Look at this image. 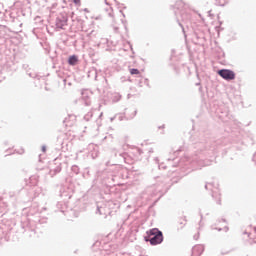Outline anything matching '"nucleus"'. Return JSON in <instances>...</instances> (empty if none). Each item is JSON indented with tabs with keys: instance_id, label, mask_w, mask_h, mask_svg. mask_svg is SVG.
<instances>
[{
	"instance_id": "4be33fe9",
	"label": "nucleus",
	"mask_w": 256,
	"mask_h": 256,
	"mask_svg": "<svg viewBox=\"0 0 256 256\" xmlns=\"http://www.w3.org/2000/svg\"><path fill=\"white\" fill-rule=\"evenodd\" d=\"M127 154L125 153H119V157H121L123 159V161H125V157Z\"/></svg>"
},
{
	"instance_id": "f8f14e48",
	"label": "nucleus",
	"mask_w": 256,
	"mask_h": 256,
	"mask_svg": "<svg viewBox=\"0 0 256 256\" xmlns=\"http://www.w3.org/2000/svg\"><path fill=\"white\" fill-rule=\"evenodd\" d=\"M93 117V111L88 112L87 114H85L84 116V120L85 121H91V118Z\"/></svg>"
},
{
	"instance_id": "79ce46f5",
	"label": "nucleus",
	"mask_w": 256,
	"mask_h": 256,
	"mask_svg": "<svg viewBox=\"0 0 256 256\" xmlns=\"http://www.w3.org/2000/svg\"><path fill=\"white\" fill-rule=\"evenodd\" d=\"M175 15H176V17H177V12H175Z\"/></svg>"
},
{
	"instance_id": "58836bf2",
	"label": "nucleus",
	"mask_w": 256,
	"mask_h": 256,
	"mask_svg": "<svg viewBox=\"0 0 256 256\" xmlns=\"http://www.w3.org/2000/svg\"><path fill=\"white\" fill-rule=\"evenodd\" d=\"M84 11H86V12H87V11H88V10H87V8H85V9H84Z\"/></svg>"
},
{
	"instance_id": "f257e3e1",
	"label": "nucleus",
	"mask_w": 256,
	"mask_h": 256,
	"mask_svg": "<svg viewBox=\"0 0 256 256\" xmlns=\"http://www.w3.org/2000/svg\"><path fill=\"white\" fill-rule=\"evenodd\" d=\"M211 152L205 151V149H200L194 156H185L179 161V166L183 167V165H192L193 169H201V167H205L209 164L203 163V157H209Z\"/></svg>"
},
{
	"instance_id": "f03ea898",
	"label": "nucleus",
	"mask_w": 256,
	"mask_h": 256,
	"mask_svg": "<svg viewBox=\"0 0 256 256\" xmlns=\"http://www.w3.org/2000/svg\"><path fill=\"white\" fill-rule=\"evenodd\" d=\"M148 235H150V245H161L163 243V232L159 228L149 230Z\"/></svg>"
},
{
	"instance_id": "c756f323",
	"label": "nucleus",
	"mask_w": 256,
	"mask_h": 256,
	"mask_svg": "<svg viewBox=\"0 0 256 256\" xmlns=\"http://www.w3.org/2000/svg\"><path fill=\"white\" fill-rule=\"evenodd\" d=\"M42 151L43 153H45V151H47V148L45 146H42Z\"/></svg>"
},
{
	"instance_id": "b1692460",
	"label": "nucleus",
	"mask_w": 256,
	"mask_h": 256,
	"mask_svg": "<svg viewBox=\"0 0 256 256\" xmlns=\"http://www.w3.org/2000/svg\"><path fill=\"white\" fill-rule=\"evenodd\" d=\"M136 151H137V153H138L139 155H141V154L143 153V151H142L141 149H139V148H136Z\"/></svg>"
},
{
	"instance_id": "c85d7f7f",
	"label": "nucleus",
	"mask_w": 256,
	"mask_h": 256,
	"mask_svg": "<svg viewBox=\"0 0 256 256\" xmlns=\"http://www.w3.org/2000/svg\"><path fill=\"white\" fill-rule=\"evenodd\" d=\"M223 231H225V233H227V231H229V227H227V226L224 227V228H223Z\"/></svg>"
},
{
	"instance_id": "0eeeda50",
	"label": "nucleus",
	"mask_w": 256,
	"mask_h": 256,
	"mask_svg": "<svg viewBox=\"0 0 256 256\" xmlns=\"http://www.w3.org/2000/svg\"><path fill=\"white\" fill-rule=\"evenodd\" d=\"M58 173H61V163H59L57 166L55 167H51L50 171H49V175L51 177H55V175H57Z\"/></svg>"
},
{
	"instance_id": "4468645a",
	"label": "nucleus",
	"mask_w": 256,
	"mask_h": 256,
	"mask_svg": "<svg viewBox=\"0 0 256 256\" xmlns=\"http://www.w3.org/2000/svg\"><path fill=\"white\" fill-rule=\"evenodd\" d=\"M69 119H71V121H75V115H69L68 118H65L64 123H69Z\"/></svg>"
},
{
	"instance_id": "5701e85b",
	"label": "nucleus",
	"mask_w": 256,
	"mask_h": 256,
	"mask_svg": "<svg viewBox=\"0 0 256 256\" xmlns=\"http://www.w3.org/2000/svg\"><path fill=\"white\" fill-rule=\"evenodd\" d=\"M73 3H74L75 5H81V0H73Z\"/></svg>"
},
{
	"instance_id": "9d476101",
	"label": "nucleus",
	"mask_w": 256,
	"mask_h": 256,
	"mask_svg": "<svg viewBox=\"0 0 256 256\" xmlns=\"http://www.w3.org/2000/svg\"><path fill=\"white\" fill-rule=\"evenodd\" d=\"M136 115H137V110H134V111H132L131 115L125 113V118L128 119V120L129 119H135Z\"/></svg>"
},
{
	"instance_id": "6ab92c4d",
	"label": "nucleus",
	"mask_w": 256,
	"mask_h": 256,
	"mask_svg": "<svg viewBox=\"0 0 256 256\" xmlns=\"http://www.w3.org/2000/svg\"><path fill=\"white\" fill-rule=\"evenodd\" d=\"M15 153H18V155H23V153H25V149L20 148L19 150H15Z\"/></svg>"
},
{
	"instance_id": "f3484780",
	"label": "nucleus",
	"mask_w": 256,
	"mask_h": 256,
	"mask_svg": "<svg viewBox=\"0 0 256 256\" xmlns=\"http://www.w3.org/2000/svg\"><path fill=\"white\" fill-rule=\"evenodd\" d=\"M182 21H189V15L181 14Z\"/></svg>"
},
{
	"instance_id": "2f4dec72",
	"label": "nucleus",
	"mask_w": 256,
	"mask_h": 256,
	"mask_svg": "<svg viewBox=\"0 0 256 256\" xmlns=\"http://www.w3.org/2000/svg\"><path fill=\"white\" fill-rule=\"evenodd\" d=\"M212 197H215V191H212Z\"/></svg>"
},
{
	"instance_id": "ddd939ff",
	"label": "nucleus",
	"mask_w": 256,
	"mask_h": 256,
	"mask_svg": "<svg viewBox=\"0 0 256 256\" xmlns=\"http://www.w3.org/2000/svg\"><path fill=\"white\" fill-rule=\"evenodd\" d=\"M139 73H140V71L137 68L130 69V74L131 75H139Z\"/></svg>"
},
{
	"instance_id": "c9c22d12",
	"label": "nucleus",
	"mask_w": 256,
	"mask_h": 256,
	"mask_svg": "<svg viewBox=\"0 0 256 256\" xmlns=\"http://www.w3.org/2000/svg\"><path fill=\"white\" fill-rule=\"evenodd\" d=\"M99 117H103V113H101V114L99 115Z\"/></svg>"
},
{
	"instance_id": "f704fd0d",
	"label": "nucleus",
	"mask_w": 256,
	"mask_h": 256,
	"mask_svg": "<svg viewBox=\"0 0 256 256\" xmlns=\"http://www.w3.org/2000/svg\"><path fill=\"white\" fill-rule=\"evenodd\" d=\"M105 4H106V5H109V3H107V0H105Z\"/></svg>"
},
{
	"instance_id": "7c9ffc66",
	"label": "nucleus",
	"mask_w": 256,
	"mask_h": 256,
	"mask_svg": "<svg viewBox=\"0 0 256 256\" xmlns=\"http://www.w3.org/2000/svg\"><path fill=\"white\" fill-rule=\"evenodd\" d=\"M217 203H218V205H221V198L220 197H218Z\"/></svg>"
},
{
	"instance_id": "393cba45",
	"label": "nucleus",
	"mask_w": 256,
	"mask_h": 256,
	"mask_svg": "<svg viewBox=\"0 0 256 256\" xmlns=\"http://www.w3.org/2000/svg\"><path fill=\"white\" fill-rule=\"evenodd\" d=\"M114 31H115V33H118L119 32V27L114 26Z\"/></svg>"
},
{
	"instance_id": "a211bd4d",
	"label": "nucleus",
	"mask_w": 256,
	"mask_h": 256,
	"mask_svg": "<svg viewBox=\"0 0 256 256\" xmlns=\"http://www.w3.org/2000/svg\"><path fill=\"white\" fill-rule=\"evenodd\" d=\"M205 189L206 190H212L213 189V183H207L206 185H205Z\"/></svg>"
},
{
	"instance_id": "72a5a7b5",
	"label": "nucleus",
	"mask_w": 256,
	"mask_h": 256,
	"mask_svg": "<svg viewBox=\"0 0 256 256\" xmlns=\"http://www.w3.org/2000/svg\"><path fill=\"white\" fill-rule=\"evenodd\" d=\"M254 233H256V227L253 228Z\"/></svg>"
},
{
	"instance_id": "412c9836",
	"label": "nucleus",
	"mask_w": 256,
	"mask_h": 256,
	"mask_svg": "<svg viewBox=\"0 0 256 256\" xmlns=\"http://www.w3.org/2000/svg\"><path fill=\"white\" fill-rule=\"evenodd\" d=\"M178 25L182 28V31L185 32V28H183V24L179 21V17H177Z\"/></svg>"
},
{
	"instance_id": "aec40b11",
	"label": "nucleus",
	"mask_w": 256,
	"mask_h": 256,
	"mask_svg": "<svg viewBox=\"0 0 256 256\" xmlns=\"http://www.w3.org/2000/svg\"><path fill=\"white\" fill-rule=\"evenodd\" d=\"M120 100H121V95L116 94L115 97H114V99H113V101H114V102H117V101H120Z\"/></svg>"
},
{
	"instance_id": "6e6552de",
	"label": "nucleus",
	"mask_w": 256,
	"mask_h": 256,
	"mask_svg": "<svg viewBox=\"0 0 256 256\" xmlns=\"http://www.w3.org/2000/svg\"><path fill=\"white\" fill-rule=\"evenodd\" d=\"M78 61H79V58L77 57V55H72L68 59L69 65H77Z\"/></svg>"
},
{
	"instance_id": "ea45409f",
	"label": "nucleus",
	"mask_w": 256,
	"mask_h": 256,
	"mask_svg": "<svg viewBox=\"0 0 256 256\" xmlns=\"http://www.w3.org/2000/svg\"><path fill=\"white\" fill-rule=\"evenodd\" d=\"M199 225H200V227H202V225H201V221H200Z\"/></svg>"
},
{
	"instance_id": "7ed1b4c3",
	"label": "nucleus",
	"mask_w": 256,
	"mask_h": 256,
	"mask_svg": "<svg viewBox=\"0 0 256 256\" xmlns=\"http://www.w3.org/2000/svg\"><path fill=\"white\" fill-rule=\"evenodd\" d=\"M218 75L225 79V81H233L235 79V72L229 69L218 70Z\"/></svg>"
},
{
	"instance_id": "a878e982",
	"label": "nucleus",
	"mask_w": 256,
	"mask_h": 256,
	"mask_svg": "<svg viewBox=\"0 0 256 256\" xmlns=\"http://www.w3.org/2000/svg\"><path fill=\"white\" fill-rule=\"evenodd\" d=\"M194 239H195V241H197V239H199V233L194 235Z\"/></svg>"
},
{
	"instance_id": "423d86ee",
	"label": "nucleus",
	"mask_w": 256,
	"mask_h": 256,
	"mask_svg": "<svg viewBox=\"0 0 256 256\" xmlns=\"http://www.w3.org/2000/svg\"><path fill=\"white\" fill-rule=\"evenodd\" d=\"M203 251H205V246H203L201 244L195 245L192 248V255L193 256H201V255H203Z\"/></svg>"
},
{
	"instance_id": "bb28decb",
	"label": "nucleus",
	"mask_w": 256,
	"mask_h": 256,
	"mask_svg": "<svg viewBox=\"0 0 256 256\" xmlns=\"http://www.w3.org/2000/svg\"><path fill=\"white\" fill-rule=\"evenodd\" d=\"M154 161H155V163L157 164V165H159V158H154Z\"/></svg>"
},
{
	"instance_id": "4c0bfd02",
	"label": "nucleus",
	"mask_w": 256,
	"mask_h": 256,
	"mask_svg": "<svg viewBox=\"0 0 256 256\" xmlns=\"http://www.w3.org/2000/svg\"><path fill=\"white\" fill-rule=\"evenodd\" d=\"M115 120V118H111V121H114Z\"/></svg>"
},
{
	"instance_id": "e433bc0d",
	"label": "nucleus",
	"mask_w": 256,
	"mask_h": 256,
	"mask_svg": "<svg viewBox=\"0 0 256 256\" xmlns=\"http://www.w3.org/2000/svg\"><path fill=\"white\" fill-rule=\"evenodd\" d=\"M218 231H223V229L219 228Z\"/></svg>"
},
{
	"instance_id": "1a4fd4ad",
	"label": "nucleus",
	"mask_w": 256,
	"mask_h": 256,
	"mask_svg": "<svg viewBox=\"0 0 256 256\" xmlns=\"http://www.w3.org/2000/svg\"><path fill=\"white\" fill-rule=\"evenodd\" d=\"M230 0H215V3L219 5L220 7H225L227 3H229Z\"/></svg>"
},
{
	"instance_id": "a19ab883",
	"label": "nucleus",
	"mask_w": 256,
	"mask_h": 256,
	"mask_svg": "<svg viewBox=\"0 0 256 256\" xmlns=\"http://www.w3.org/2000/svg\"><path fill=\"white\" fill-rule=\"evenodd\" d=\"M86 105H89V102H86Z\"/></svg>"
},
{
	"instance_id": "20e7f679",
	"label": "nucleus",
	"mask_w": 256,
	"mask_h": 256,
	"mask_svg": "<svg viewBox=\"0 0 256 256\" xmlns=\"http://www.w3.org/2000/svg\"><path fill=\"white\" fill-rule=\"evenodd\" d=\"M60 197H63V199H71L73 197V189L64 186L60 189Z\"/></svg>"
},
{
	"instance_id": "2eb2a0df",
	"label": "nucleus",
	"mask_w": 256,
	"mask_h": 256,
	"mask_svg": "<svg viewBox=\"0 0 256 256\" xmlns=\"http://www.w3.org/2000/svg\"><path fill=\"white\" fill-rule=\"evenodd\" d=\"M96 213H98L99 215H103L105 212L103 211V207H100L99 205L97 206V211Z\"/></svg>"
},
{
	"instance_id": "473e14b6",
	"label": "nucleus",
	"mask_w": 256,
	"mask_h": 256,
	"mask_svg": "<svg viewBox=\"0 0 256 256\" xmlns=\"http://www.w3.org/2000/svg\"><path fill=\"white\" fill-rule=\"evenodd\" d=\"M149 153H153V148H151V149L149 150Z\"/></svg>"
},
{
	"instance_id": "39448f33",
	"label": "nucleus",
	"mask_w": 256,
	"mask_h": 256,
	"mask_svg": "<svg viewBox=\"0 0 256 256\" xmlns=\"http://www.w3.org/2000/svg\"><path fill=\"white\" fill-rule=\"evenodd\" d=\"M67 16H58L56 18V29H63L67 25Z\"/></svg>"
},
{
	"instance_id": "dca6fc26",
	"label": "nucleus",
	"mask_w": 256,
	"mask_h": 256,
	"mask_svg": "<svg viewBox=\"0 0 256 256\" xmlns=\"http://www.w3.org/2000/svg\"><path fill=\"white\" fill-rule=\"evenodd\" d=\"M72 171H73V173H79V166H77V165H74V166H72Z\"/></svg>"
},
{
	"instance_id": "9b49d317",
	"label": "nucleus",
	"mask_w": 256,
	"mask_h": 256,
	"mask_svg": "<svg viewBox=\"0 0 256 256\" xmlns=\"http://www.w3.org/2000/svg\"><path fill=\"white\" fill-rule=\"evenodd\" d=\"M179 225H181L180 229H183V227L187 225V218L186 217L181 218L179 221Z\"/></svg>"
},
{
	"instance_id": "cd10ccee",
	"label": "nucleus",
	"mask_w": 256,
	"mask_h": 256,
	"mask_svg": "<svg viewBox=\"0 0 256 256\" xmlns=\"http://www.w3.org/2000/svg\"><path fill=\"white\" fill-rule=\"evenodd\" d=\"M159 169H166V166L162 165H158Z\"/></svg>"
}]
</instances>
